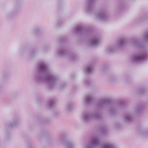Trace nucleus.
Listing matches in <instances>:
<instances>
[{"label": "nucleus", "instance_id": "f257e3e1", "mask_svg": "<svg viewBox=\"0 0 148 148\" xmlns=\"http://www.w3.org/2000/svg\"><path fill=\"white\" fill-rule=\"evenodd\" d=\"M35 78L38 82H46L51 88L54 85L56 80L55 76L49 74L47 66L45 62L39 65L38 74L35 75Z\"/></svg>", "mask_w": 148, "mask_h": 148}, {"label": "nucleus", "instance_id": "f03ea898", "mask_svg": "<svg viewBox=\"0 0 148 148\" xmlns=\"http://www.w3.org/2000/svg\"><path fill=\"white\" fill-rule=\"evenodd\" d=\"M115 148L114 144L111 142H108L101 144L99 138L97 137L93 138L89 143L86 144L82 148Z\"/></svg>", "mask_w": 148, "mask_h": 148}, {"label": "nucleus", "instance_id": "7ed1b4c3", "mask_svg": "<svg viewBox=\"0 0 148 148\" xmlns=\"http://www.w3.org/2000/svg\"><path fill=\"white\" fill-rule=\"evenodd\" d=\"M100 114L98 112L92 113L86 112L83 114L82 118L84 122H88L92 120L98 119L100 117Z\"/></svg>", "mask_w": 148, "mask_h": 148}, {"label": "nucleus", "instance_id": "20e7f679", "mask_svg": "<svg viewBox=\"0 0 148 148\" xmlns=\"http://www.w3.org/2000/svg\"><path fill=\"white\" fill-rule=\"evenodd\" d=\"M148 57V54L146 52H143L132 56L131 58V60L133 62H138L145 60Z\"/></svg>", "mask_w": 148, "mask_h": 148}, {"label": "nucleus", "instance_id": "39448f33", "mask_svg": "<svg viewBox=\"0 0 148 148\" xmlns=\"http://www.w3.org/2000/svg\"><path fill=\"white\" fill-rule=\"evenodd\" d=\"M99 41L98 38L95 37L93 38L89 42V44L90 45L95 47L97 45L99 44Z\"/></svg>", "mask_w": 148, "mask_h": 148}, {"label": "nucleus", "instance_id": "423d86ee", "mask_svg": "<svg viewBox=\"0 0 148 148\" xmlns=\"http://www.w3.org/2000/svg\"><path fill=\"white\" fill-rule=\"evenodd\" d=\"M106 16L103 12H101L97 13L96 15L95 18L98 20H105Z\"/></svg>", "mask_w": 148, "mask_h": 148}, {"label": "nucleus", "instance_id": "0eeeda50", "mask_svg": "<svg viewBox=\"0 0 148 148\" xmlns=\"http://www.w3.org/2000/svg\"><path fill=\"white\" fill-rule=\"evenodd\" d=\"M127 40V38H120L117 43L116 47H123L126 43Z\"/></svg>", "mask_w": 148, "mask_h": 148}, {"label": "nucleus", "instance_id": "6e6552de", "mask_svg": "<svg viewBox=\"0 0 148 148\" xmlns=\"http://www.w3.org/2000/svg\"><path fill=\"white\" fill-rule=\"evenodd\" d=\"M94 0H87L86 3V6L88 10H89L92 7L93 4Z\"/></svg>", "mask_w": 148, "mask_h": 148}, {"label": "nucleus", "instance_id": "1a4fd4ad", "mask_svg": "<svg viewBox=\"0 0 148 148\" xmlns=\"http://www.w3.org/2000/svg\"><path fill=\"white\" fill-rule=\"evenodd\" d=\"M124 120L125 121L129 122L131 121L132 119V115L131 113L125 114L124 116Z\"/></svg>", "mask_w": 148, "mask_h": 148}, {"label": "nucleus", "instance_id": "9d476101", "mask_svg": "<svg viewBox=\"0 0 148 148\" xmlns=\"http://www.w3.org/2000/svg\"><path fill=\"white\" fill-rule=\"evenodd\" d=\"M108 101V100L107 99H100L98 102V104L99 106H103L106 104Z\"/></svg>", "mask_w": 148, "mask_h": 148}, {"label": "nucleus", "instance_id": "9b49d317", "mask_svg": "<svg viewBox=\"0 0 148 148\" xmlns=\"http://www.w3.org/2000/svg\"><path fill=\"white\" fill-rule=\"evenodd\" d=\"M85 28L80 25L77 26L75 28V32L77 33H82L85 31Z\"/></svg>", "mask_w": 148, "mask_h": 148}, {"label": "nucleus", "instance_id": "f8f14e48", "mask_svg": "<svg viewBox=\"0 0 148 148\" xmlns=\"http://www.w3.org/2000/svg\"><path fill=\"white\" fill-rule=\"evenodd\" d=\"M92 67L91 65H88L84 70V72L86 74H89L92 72Z\"/></svg>", "mask_w": 148, "mask_h": 148}, {"label": "nucleus", "instance_id": "ddd939ff", "mask_svg": "<svg viewBox=\"0 0 148 148\" xmlns=\"http://www.w3.org/2000/svg\"><path fill=\"white\" fill-rule=\"evenodd\" d=\"M91 100V97L90 96H87L86 97L84 101V104H87L90 103Z\"/></svg>", "mask_w": 148, "mask_h": 148}, {"label": "nucleus", "instance_id": "4468645a", "mask_svg": "<svg viewBox=\"0 0 148 148\" xmlns=\"http://www.w3.org/2000/svg\"><path fill=\"white\" fill-rule=\"evenodd\" d=\"M66 148H73V145L71 142H68L64 144Z\"/></svg>", "mask_w": 148, "mask_h": 148}, {"label": "nucleus", "instance_id": "2eb2a0df", "mask_svg": "<svg viewBox=\"0 0 148 148\" xmlns=\"http://www.w3.org/2000/svg\"><path fill=\"white\" fill-rule=\"evenodd\" d=\"M66 53V51L63 49H60L56 53L58 55L60 56H63Z\"/></svg>", "mask_w": 148, "mask_h": 148}, {"label": "nucleus", "instance_id": "dca6fc26", "mask_svg": "<svg viewBox=\"0 0 148 148\" xmlns=\"http://www.w3.org/2000/svg\"><path fill=\"white\" fill-rule=\"evenodd\" d=\"M114 49V48L113 46L110 47L106 49V51L108 53L111 52L113 51Z\"/></svg>", "mask_w": 148, "mask_h": 148}, {"label": "nucleus", "instance_id": "f3484780", "mask_svg": "<svg viewBox=\"0 0 148 148\" xmlns=\"http://www.w3.org/2000/svg\"><path fill=\"white\" fill-rule=\"evenodd\" d=\"M109 79L110 81L113 82L116 80V77L115 76H110L109 77Z\"/></svg>", "mask_w": 148, "mask_h": 148}, {"label": "nucleus", "instance_id": "a211bd4d", "mask_svg": "<svg viewBox=\"0 0 148 148\" xmlns=\"http://www.w3.org/2000/svg\"><path fill=\"white\" fill-rule=\"evenodd\" d=\"M54 102L53 100L49 101V107H51L54 104Z\"/></svg>", "mask_w": 148, "mask_h": 148}, {"label": "nucleus", "instance_id": "6ab92c4d", "mask_svg": "<svg viewBox=\"0 0 148 148\" xmlns=\"http://www.w3.org/2000/svg\"><path fill=\"white\" fill-rule=\"evenodd\" d=\"M133 44L136 46H140V45L139 42H137L136 40L134 41L133 42Z\"/></svg>", "mask_w": 148, "mask_h": 148}, {"label": "nucleus", "instance_id": "aec40b11", "mask_svg": "<svg viewBox=\"0 0 148 148\" xmlns=\"http://www.w3.org/2000/svg\"><path fill=\"white\" fill-rule=\"evenodd\" d=\"M69 57L71 60H73L75 56L73 54H71L69 56Z\"/></svg>", "mask_w": 148, "mask_h": 148}, {"label": "nucleus", "instance_id": "412c9836", "mask_svg": "<svg viewBox=\"0 0 148 148\" xmlns=\"http://www.w3.org/2000/svg\"><path fill=\"white\" fill-rule=\"evenodd\" d=\"M144 38L145 40H148V32H147L145 34Z\"/></svg>", "mask_w": 148, "mask_h": 148}, {"label": "nucleus", "instance_id": "4be33fe9", "mask_svg": "<svg viewBox=\"0 0 148 148\" xmlns=\"http://www.w3.org/2000/svg\"><path fill=\"white\" fill-rule=\"evenodd\" d=\"M84 84L86 85H90V82L88 80H85V81H84Z\"/></svg>", "mask_w": 148, "mask_h": 148}, {"label": "nucleus", "instance_id": "5701e85b", "mask_svg": "<svg viewBox=\"0 0 148 148\" xmlns=\"http://www.w3.org/2000/svg\"><path fill=\"white\" fill-rule=\"evenodd\" d=\"M18 122L17 121H14L13 123H14L10 125L11 126H14L16 125L18 123Z\"/></svg>", "mask_w": 148, "mask_h": 148}, {"label": "nucleus", "instance_id": "b1692460", "mask_svg": "<svg viewBox=\"0 0 148 148\" xmlns=\"http://www.w3.org/2000/svg\"><path fill=\"white\" fill-rule=\"evenodd\" d=\"M28 148H34V146L32 145L29 146Z\"/></svg>", "mask_w": 148, "mask_h": 148}, {"label": "nucleus", "instance_id": "393cba45", "mask_svg": "<svg viewBox=\"0 0 148 148\" xmlns=\"http://www.w3.org/2000/svg\"><path fill=\"white\" fill-rule=\"evenodd\" d=\"M63 88V87H61V88Z\"/></svg>", "mask_w": 148, "mask_h": 148}]
</instances>
